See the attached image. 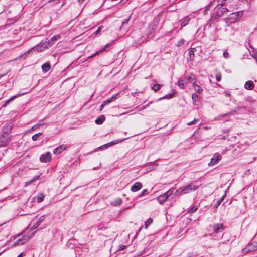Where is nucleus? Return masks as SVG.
<instances>
[{
    "instance_id": "f257e3e1",
    "label": "nucleus",
    "mask_w": 257,
    "mask_h": 257,
    "mask_svg": "<svg viewBox=\"0 0 257 257\" xmlns=\"http://www.w3.org/2000/svg\"><path fill=\"white\" fill-rule=\"evenodd\" d=\"M229 11L226 7H221L216 6L214 8L213 12L211 13V19L212 20H217L220 17L224 16Z\"/></svg>"
},
{
    "instance_id": "f03ea898",
    "label": "nucleus",
    "mask_w": 257,
    "mask_h": 257,
    "mask_svg": "<svg viewBox=\"0 0 257 257\" xmlns=\"http://www.w3.org/2000/svg\"><path fill=\"white\" fill-rule=\"evenodd\" d=\"M10 141V137L8 134H2L0 136V148L5 147Z\"/></svg>"
},
{
    "instance_id": "7ed1b4c3",
    "label": "nucleus",
    "mask_w": 257,
    "mask_h": 257,
    "mask_svg": "<svg viewBox=\"0 0 257 257\" xmlns=\"http://www.w3.org/2000/svg\"><path fill=\"white\" fill-rule=\"evenodd\" d=\"M129 19L125 20L122 19H118L114 22V26L116 27L115 31L119 30L121 29V27L125 23H127Z\"/></svg>"
},
{
    "instance_id": "20e7f679",
    "label": "nucleus",
    "mask_w": 257,
    "mask_h": 257,
    "mask_svg": "<svg viewBox=\"0 0 257 257\" xmlns=\"http://www.w3.org/2000/svg\"><path fill=\"white\" fill-rule=\"evenodd\" d=\"M198 188V186L193 185L192 184H189L186 186L183 187V190L184 194H187L191 192L194 191Z\"/></svg>"
},
{
    "instance_id": "39448f33",
    "label": "nucleus",
    "mask_w": 257,
    "mask_h": 257,
    "mask_svg": "<svg viewBox=\"0 0 257 257\" xmlns=\"http://www.w3.org/2000/svg\"><path fill=\"white\" fill-rule=\"evenodd\" d=\"M222 158V157L218 153H215L214 154L213 157L212 158L210 162L209 163V166H213L216 163H217Z\"/></svg>"
},
{
    "instance_id": "423d86ee",
    "label": "nucleus",
    "mask_w": 257,
    "mask_h": 257,
    "mask_svg": "<svg viewBox=\"0 0 257 257\" xmlns=\"http://www.w3.org/2000/svg\"><path fill=\"white\" fill-rule=\"evenodd\" d=\"M257 250V242H253L248 244L247 247L244 249L246 252L254 251Z\"/></svg>"
},
{
    "instance_id": "0eeeda50",
    "label": "nucleus",
    "mask_w": 257,
    "mask_h": 257,
    "mask_svg": "<svg viewBox=\"0 0 257 257\" xmlns=\"http://www.w3.org/2000/svg\"><path fill=\"white\" fill-rule=\"evenodd\" d=\"M243 11H238L232 13L230 15V19L233 20V22H235L238 19L240 18L243 15Z\"/></svg>"
},
{
    "instance_id": "6e6552de",
    "label": "nucleus",
    "mask_w": 257,
    "mask_h": 257,
    "mask_svg": "<svg viewBox=\"0 0 257 257\" xmlns=\"http://www.w3.org/2000/svg\"><path fill=\"white\" fill-rule=\"evenodd\" d=\"M240 108H241V107H236L234 109L231 111L229 113L218 116L217 119V120H222L224 117H226L229 115H233L234 113H236L239 110Z\"/></svg>"
},
{
    "instance_id": "1a4fd4ad",
    "label": "nucleus",
    "mask_w": 257,
    "mask_h": 257,
    "mask_svg": "<svg viewBox=\"0 0 257 257\" xmlns=\"http://www.w3.org/2000/svg\"><path fill=\"white\" fill-rule=\"evenodd\" d=\"M51 159V154L50 152H47L46 154H43L40 158V161L42 162L47 163L50 161Z\"/></svg>"
},
{
    "instance_id": "9d476101",
    "label": "nucleus",
    "mask_w": 257,
    "mask_h": 257,
    "mask_svg": "<svg viewBox=\"0 0 257 257\" xmlns=\"http://www.w3.org/2000/svg\"><path fill=\"white\" fill-rule=\"evenodd\" d=\"M213 231L215 233H219L224 229V225L222 223L215 224L213 226Z\"/></svg>"
},
{
    "instance_id": "9b49d317",
    "label": "nucleus",
    "mask_w": 257,
    "mask_h": 257,
    "mask_svg": "<svg viewBox=\"0 0 257 257\" xmlns=\"http://www.w3.org/2000/svg\"><path fill=\"white\" fill-rule=\"evenodd\" d=\"M142 184L140 182H136L132 187L131 191L133 192H137L141 189L142 187Z\"/></svg>"
},
{
    "instance_id": "f8f14e48",
    "label": "nucleus",
    "mask_w": 257,
    "mask_h": 257,
    "mask_svg": "<svg viewBox=\"0 0 257 257\" xmlns=\"http://www.w3.org/2000/svg\"><path fill=\"white\" fill-rule=\"evenodd\" d=\"M12 127V125L11 124H6L3 128L2 132L4 135L8 134L9 135V133H10L11 129Z\"/></svg>"
},
{
    "instance_id": "ddd939ff",
    "label": "nucleus",
    "mask_w": 257,
    "mask_h": 257,
    "mask_svg": "<svg viewBox=\"0 0 257 257\" xmlns=\"http://www.w3.org/2000/svg\"><path fill=\"white\" fill-rule=\"evenodd\" d=\"M66 148V145L63 144L60 146H59L58 147L55 148L54 151L53 153L55 154H58L61 153L63 150H65Z\"/></svg>"
},
{
    "instance_id": "4468645a",
    "label": "nucleus",
    "mask_w": 257,
    "mask_h": 257,
    "mask_svg": "<svg viewBox=\"0 0 257 257\" xmlns=\"http://www.w3.org/2000/svg\"><path fill=\"white\" fill-rule=\"evenodd\" d=\"M185 78L187 80V82H190L194 85L195 83H196V78L195 76L193 74L190 75V76H186Z\"/></svg>"
},
{
    "instance_id": "2eb2a0df",
    "label": "nucleus",
    "mask_w": 257,
    "mask_h": 257,
    "mask_svg": "<svg viewBox=\"0 0 257 257\" xmlns=\"http://www.w3.org/2000/svg\"><path fill=\"white\" fill-rule=\"evenodd\" d=\"M244 87L247 90H252L254 88L253 82L251 81H246L245 83Z\"/></svg>"
},
{
    "instance_id": "dca6fc26",
    "label": "nucleus",
    "mask_w": 257,
    "mask_h": 257,
    "mask_svg": "<svg viewBox=\"0 0 257 257\" xmlns=\"http://www.w3.org/2000/svg\"><path fill=\"white\" fill-rule=\"evenodd\" d=\"M51 68V65L50 62H47L42 65V69L43 72H48Z\"/></svg>"
},
{
    "instance_id": "f3484780",
    "label": "nucleus",
    "mask_w": 257,
    "mask_h": 257,
    "mask_svg": "<svg viewBox=\"0 0 257 257\" xmlns=\"http://www.w3.org/2000/svg\"><path fill=\"white\" fill-rule=\"evenodd\" d=\"M196 51V49L195 48H191L190 49L189 53V57L190 60L193 61L195 57V54L194 53Z\"/></svg>"
},
{
    "instance_id": "a211bd4d",
    "label": "nucleus",
    "mask_w": 257,
    "mask_h": 257,
    "mask_svg": "<svg viewBox=\"0 0 257 257\" xmlns=\"http://www.w3.org/2000/svg\"><path fill=\"white\" fill-rule=\"evenodd\" d=\"M226 196V194H225L224 195H223L217 201V202L215 203V204H214V206H213V208H216L217 209L218 206L220 205L221 203L224 200L225 197Z\"/></svg>"
},
{
    "instance_id": "6ab92c4d",
    "label": "nucleus",
    "mask_w": 257,
    "mask_h": 257,
    "mask_svg": "<svg viewBox=\"0 0 257 257\" xmlns=\"http://www.w3.org/2000/svg\"><path fill=\"white\" fill-rule=\"evenodd\" d=\"M105 120V116L103 115L100 116L95 120V123L97 124H101Z\"/></svg>"
},
{
    "instance_id": "aec40b11",
    "label": "nucleus",
    "mask_w": 257,
    "mask_h": 257,
    "mask_svg": "<svg viewBox=\"0 0 257 257\" xmlns=\"http://www.w3.org/2000/svg\"><path fill=\"white\" fill-rule=\"evenodd\" d=\"M112 146V142H109L108 143L104 144V145L99 147V148H97L95 151H96L98 150H103V149L107 148L108 147H111Z\"/></svg>"
},
{
    "instance_id": "412c9836",
    "label": "nucleus",
    "mask_w": 257,
    "mask_h": 257,
    "mask_svg": "<svg viewBox=\"0 0 257 257\" xmlns=\"http://www.w3.org/2000/svg\"><path fill=\"white\" fill-rule=\"evenodd\" d=\"M157 200L159 203L163 204L167 200V198L163 194L159 196L157 198Z\"/></svg>"
},
{
    "instance_id": "4be33fe9",
    "label": "nucleus",
    "mask_w": 257,
    "mask_h": 257,
    "mask_svg": "<svg viewBox=\"0 0 257 257\" xmlns=\"http://www.w3.org/2000/svg\"><path fill=\"white\" fill-rule=\"evenodd\" d=\"M44 198V196L43 194H39L34 199L38 203H40L43 200Z\"/></svg>"
},
{
    "instance_id": "5701e85b",
    "label": "nucleus",
    "mask_w": 257,
    "mask_h": 257,
    "mask_svg": "<svg viewBox=\"0 0 257 257\" xmlns=\"http://www.w3.org/2000/svg\"><path fill=\"white\" fill-rule=\"evenodd\" d=\"M112 97H111L110 98H109L108 99L104 101L100 106V110H102L105 105L111 103L112 102Z\"/></svg>"
},
{
    "instance_id": "b1692460",
    "label": "nucleus",
    "mask_w": 257,
    "mask_h": 257,
    "mask_svg": "<svg viewBox=\"0 0 257 257\" xmlns=\"http://www.w3.org/2000/svg\"><path fill=\"white\" fill-rule=\"evenodd\" d=\"M21 94H18L17 95L11 97L9 99L5 101V103L3 104V107H5L9 103V102L12 100H13L15 98H16L17 96H20Z\"/></svg>"
},
{
    "instance_id": "393cba45",
    "label": "nucleus",
    "mask_w": 257,
    "mask_h": 257,
    "mask_svg": "<svg viewBox=\"0 0 257 257\" xmlns=\"http://www.w3.org/2000/svg\"><path fill=\"white\" fill-rule=\"evenodd\" d=\"M193 86H194L195 91L197 93L200 94L203 91V89L199 85L196 84V83H195L193 85Z\"/></svg>"
},
{
    "instance_id": "a878e982",
    "label": "nucleus",
    "mask_w": 257,
    "mask_h": 257,
    "mask_svg": "<svg viewBox=\"0 0 257 257\" xmlns=\"http://www.w3.org/2000/svg\"><path fill=\"white\" fill-rule=\"evenodd\" d=\"M190 19L188 17H185L183 20H182L181 22V26L184 27L185 26L188 22L190 21Z\"/></svg>"
},
{
    "instance_id": "bb28decb",
    "label": "nucleus",
    "mask_w": 257,
    "mask_h": 257,
    "mask_svg": "<svg viewBox=\"0 0 257 257\" xmlns=\"http://www.w3.org/2000/svg\"><path fill=\"white\" fill-rule=\"evenodd\" d=\"M106 50V47L101 49V50L97 51L96 53H95L94 54H92L91 56H89L88 57V58H93L94 57V56H96V55H99L100 53L105 51Z\"/></svg>"
},
{
    "instance_id": "cd10ccee",
    "label": "nucleus",
    "mask_w": 257,
    "mask_h": 257,
    "mask_svg": "<svg viewBox=\"0 0 257 257\" xmlns=\"http://www.w3.org/2000/svg\"><path fill=\"white\" fill-rule=\"evenodd\" d=\"M192 99L194 104L195 105L196 103L199 101V97L196 94L194 93L192 95Z\"/></svg>"
},
{
    "instance_id": "c85d7f7f",
    "label": "nucleus",
    "mask_w": 257,
    "mask_h": 257,
    "mask_svg": "<svg viewBox=\"0 0 257 257\" xmlns=\"http://www.w3.org/2000/svg\"><path fill=\"white\" fill-rule=\"evenodd\" d=\"M186 83H187V82H186L184 80H182V79H179L178 81V85L181 88H184V86L185 85V84Z\"/></svg>"
},
{
    "instance_id": "c756f323",
    "label": "nucleus",
    "mask_w": 257,
    "mask_h": 257,
    "mask_svg": "<svg viewBox=\"0 0 257 257\" xmlns=\"http://www.w3.org/2000/svg\"><path fill=\"white\" fill-rule=\"evenodd\" d=\"M174 190V188H171L169 189L166 193H164L163 195H164L165 196V198H167V199L172 194Z\"/></svg>"
},
{
    "instance_id": "7c9ffc66",
    "label": "nucleus",
    "mask_w": 257,
    "mask_h": 257,
    "mask_svg": "<svg viewBox=\"0 0 257 257\" xmlns=\"http://www.w3.org/2000/svg\"><path fill=\"white\" fill-rule=\"evenodd\" d=\"M183 194H184V191L183 190V187H180L178 189H177L175 193V196H180V195H183Z\"/></svg>"
},
{
    "instance_id": "2f4dec72",
    "label": "nucleus",
    "mask_w": 257,
    "mask_h": 257,
    "mask_svg": "<svg viewBox=\"0 0 257 257\" xmlns=\"http://www.w3.org/2000/svg\"><path fill=\"white\" fill-rule=\"evenodd\" d=\"M153 222V219L151 218H149L147 220V221L145 223V229H147L148 226L151 225Z\"/></svg>"
},
{
    "instance_id": "473e14b6",
    "label": "nucleus",
    "mask_w": 257,
    "mask_h": 257,
    "mask_svg": "<svg viewBox=\"0 0 257 257\" xmlns=\"http://www.w3.org/2000/svg\"><path fill=\"white\" fill-rule=\"evenodd\" d=\"M44 219V216H41L39 218V220L37 221V222L36 223V224H35L33 227L34 228H37L40 224V223L43 221Z\"/></svg>"
},
{
    "instance_id": "72a5a7b5",
    "label": "nucleus",
    "mask_w": 257,
    "mask_h": 257,
    "mask_svg": "<svg viewBox=\"0 0 257 257\" xmlns=\"http://www.w3.org/2000/svg\"><path fill=\"white\" fill-rule=\"evenodd\" d=\"M227 0H217V6L224 7L223 6L225 4Z\"/></svg>"
},
{
    "instance_id": "f704fd0d",
    "label": "nucleus",
    "mask_w": 257,
    "mask_h": 257,
    "mask_svg": "<svg viewBox=\"0 0 257 257\" xmlns=\"http://www.w3.org/2000/svg\"><path fill=\"white\" fill-rule=\"evenodd\" d=\"M213 1L210 2L209 4L205 7L204 9V13L206 14L208 11L210 9L211 5L213 4Z\"/></svg>"
},
{
    "instance_id": "c9c22d12",
    "label": "nucleus",
    "mask_w": 257,
    "mask_h": 257,
    "mask_svg": "<svg viewBox=\"0 0 257 257\" xmlns=\"http://www.w3.org/2000/svg\"><path fill=\"white\" fill-rule=\"evenodd\" d=\"M122 203V200L120 198H117L114 202H113V205L117 206L119 205Z\"/></svg>"
},
{
    "instance_id": "e433bc0d",
    "label": "nucleus",
    "mask_w": 257,
    "mask_h": 257,
    "mask_svg": "<svg viewBox=\"0 0 257 257\" xmlns=\"http://www.w3.org/2000/svg\"><path fill=\"white\" fill-rule=\"evenodd\" d=\"M161 88V85L160 84H154L152 86V89L155 91H157L159 90Z\"/></svg>"
},
{
    "instance_id": "4c0bfd02",
    "label": "nucleus",
    "mask_w": 257,
    "mask_h": 257,
    "mask_svg": "<svg viewBox=\"0 0 257 257\" xmlns=\"http://www.w3.org/2000/svg\"><path fill=\"white\" fill-rule=\"evenodd\" d=\"M42 134V133H37L36 134H35L32 137V139L33 141H36L38 138V137L40 135H41Z\"/></svg>"
},
{
    "instance_id": "58836bf2",
    "label": "nucleus",
    "mask_w": 257,
    "mask_h": 257,
    "mask_svg": "<svg viewBox=\"0 0 257 257\" xmlns=\"http://www.w3.org/2000/svg\"><path fill=\"white\" fill-rule=\"evenodd\" d=\"M215 78L217 81H220L221 79V74L220 73H217L215 74Z\"/></svg>"
},
{
    "instance_id": "ea45409f",
    "label": "nucleus",
    "mask_w": 257,
    "mask_h": 257,
    "mask_svg": "<svg viewBox=\"0 0 257 257\" xmlns=\"http://www.w3.org/2000/svg\"><path fill=\"white\" fill-rule=\"evenodd\" d=\"M198 209V207H196V206H193V207H192L189 210V213H193L195 212L196 211V210H197Z\"/></svg>"
},
{
    "instance_id": "a19ab883",
    "label": "nucleus",
    "mask_w": 257,
    "mask_h": 257,
    "mask_svg": "<svg viewBox=\"0 0 257 257\" xmlns=\"http://www.w3.org/2000/svg\"><path fill=\"white\" fill-rule=\"evenodd\" d=\"M148 193V190L147 189H144L141 193L140 194L139 197H142L145 195L147 194Z\"/></svg>"
},
{
    "instance_id": "79ce46f5",
    "label": "nucleus",
    "mask_w": 257,
    "mask_h": 257,
    "mask_svg": "<svg viewBox=\"0 0 257 257\" xmlns=\"http://www.w3.org/2000/svg\"><path fill=\"white\" fill-rule=\"evenodd\" d=\"M224 93L225 96L228 97H231V93H230V92L229 91L225 90L224 92Z\"/></svg>"
},
{
    "instance_id": "37998d69",
    "label": "nucleus",
    "mask_w": 257,
    "mask_h": 257,
    "mask_svg": "<svg viewBox=\"0 0 257 257\" xmlns=\"http://www.w3.org/2000/svg\"><path fill=\"white\" fill-rule=\"evenodd\" d=\"M184 43V39H181L179 40L177 44V46L178 47H180L182 45H183Z\"/></svg>"
},
{
    "instance_id": "c03bdc74",
    "label": "nucleus",
    "mask_w": 257,
    "mask_h": 257,
    "mask_svg": "<svg viewBox=\"0 0 257 257\" xmlns=\"http://www.w3.org/2000/svg\"><path fill=\"white\" fill-rule=\"evenodd\" d=\"M45 124V122L44 120L42 119L39 121L38 123H37V125H38L39 127L40 126H42L43 125H44Z\"/></svg>"
},
{
    "instance_id": "a18cd8bd",
    "label": "nucleus",
    "mask_w": 257,
    "mask_h": 257,
    "mask_svg": "<svg viewBox=\"0 0 257 257\" xmlns=\"http://www.w3.org/2000/svg\"><path fill=\"white\" fill-rule=\"evenodd\" d=\"M199 121V119H194L193 120V121L190 122H188L187 123V125H193V124H195L197 122H198Z\"/></svg>"
},
{
    "instance_id": "49530a36",
    "label": "nucleus",
    "mask_w": 257,
    "mask_h": 257,
    "mask_svg": "<svg viewBox=\"0 0 257 257\" xmlns=\"http://www.w3.org/2000/svg\"><path fill=\"white\" fill-rule=\"evenodd\" d=\"M60 38V35L58 34V35H57L54 36V37H53L51 38V40H52V41H54L57 40L58 39H59Z\"/></svg>"
},
{
    "instance_id": "de8ad7c7",
    "label": "nucleus",
    "mask_w": 257,
    "mask_h": 257,
    "mask_svg": "<svg viewBox=\"0 0 257 257\" xmlns=\"http://www.w3.org/2000/svg\"><path fill=\"white\" fill-rule=\"evenodd\" d=\"M39 177H40V175L34 177L33 178V179L30 181V182L32 183V182H35V181H36L37 180H38L39 179Z\"/></svg>"
},
{
    "instance_id": "09e8293b",
    "label": "nucleus",
    "mask_w": 257,
    "mask_h": 257,
    "mask_svg": "<svg viewBox=\"0 0 257 257\" xmlns=\"http://www.w3.org/2000/svg\"><path fill=\"white\" fill-rule=\"evenodd\" d=\"M229 53L227 52V51H224L223 52V56L225 58H228L229 57Z\"/></svg>"
},
{
    "instance_id": "8fccbe9b",
    "label": "nucleus",
    "mask_w": 257,
    "mask_h": 257,
    "mask_svg": "<svg viewBox=\"0 0 257 257\" xmlns=\"http://www.w3.org/2000/svg\"><path fill=\"white\" fill-rule=\"evenodd\" d=\"M125 247H126L125 245H120L119 247L118 250H123L125 249Z\"/></svg>"
},
{
    "instance_id": "3c124183",
    "label": "nucleus",
    "mask_w": 257,
    "mask_h": 257,
    "mask_svg": "<svg viewBox=\"0 0 257 257\" xmlns=\"http://www.w3.org/2000/svg\"><path fill=\"white\" fill-rule=\"evenodd\" d=\"M38 128H39V126L38 125H37V124H36V125H34L32 128H31V130H36Z\"/></svg>"
},
{
    "instance_id": "603ef678",
    "label": "nucleus",
    "mask_w": 257,
    "mask_h": 257,
    "mask_svg": "<svg viewBox=\"0 0 257 257\" xmlns=\"http://www.w3.org/2000/svg\"><path fill=\"white\" fill-rule=\"evenodd\" d=\"M101 27H99L98 29L94 32V34L95 35H97L99 33V31H100V29H101Z\"/></svg>"
},
{
    "instance_id": "864d4df0",
    "label": "nucleus",
    "mask_w": 257,
    "mask_h": 257,
    "mask_svg": "<svg viewBox=\"0 0 257 257\" xmlns=\"http://www.w3.org/2000/svg\"><path fill=\"white\" fill-rule=\"evenodd\" d=\"M30 52V51H28L26 53L22 54L21 56H20V57H23L24 56H25L27 54H29Z\"/></svg>"
},
{
    "instance_id": "5fc2aeb1",
    "label": "nucleus",
    "mask_w": 257,
    "mask_h": 257,
    "mask_svg": "<svg viewBox=\"0 0 257 257\" xmlns=\"http://www.w3.org/2000/svg\"><path fill=\"white\" fill-rule=\"evenodd\" d=\"M172 97V94H170L169 95V96H168V95H166L164 98H170Z\"/></svg>"
},
{
    "instance_id": "6e6d98bb",
    "label": "nucleus",
    "mask_w": 257,
    "mask_h": 257,
    "mask_svg": "<svg viewBox=\"0 0 257 257\" xmlns=\"http://www.w3.org/2000/svg\"><path fill=\"white\" fill-rule=\"evenodd\" d=\"M24 255V252H22L17 257H23Z\"/></svg>"
},
{
    "instance_id": "4d7b16f0",
    "label": "nucleus",
    "mask_w": 257,
    "mask_h": 257,
    "mask_svg": "<svg viewBox=\"0 0 257 257\" xmlns=\"http://www.w3.org/2000/svg\"><path fill=\"white\" fill-rule=\"evenodd\" d=\"M119 143V141L118 140H113V144L114 145V144H117Z\"/></svg>"
},
{
    "instance_id": "13d9d810",
    "label": "nucleus",
    "mask_w": 257,
    "mask_h": 257,
    "mask_svg": "<svg viewBox=\"0 0 257 257\" xmlns=\"http://www.w3.org/2000/svg\"><path fill=\"white\" fill-rule=\"evenodd\" d=\"M78 1L80 3H82L85 1V0H78Z\"/></svg>"
},
{
    "instance_id": "bf43d9fd",
    "label": "nucleus",
    "mask_w": 257,
    "mask_h": 257,
    "mask_svg": "<svg viewBox=\"0 0 257 257\" xmlns=\"http://www.w3.org/2000/svg\"><path fill=\"white\" fill-rule=\"evenodd\" d=\"M123 33H124V32H123L122 33H120V34H119L120 35L119 37H121V36H122L123 35Z\"/></svg>"
},
{
    "instance_id": "052dcab7",
    "label": "nucleus",
    "mask_w": 257,
    "mask_h": 257,
    "mask_svg": "<svg viewBox=\"0 0 257 257\" xmlns=\"http://www.w3.org/2000/svg\"><path fill=\"white\" fill-rule=\"evenodd\" d=\"M134 257H141V255H138L135 256Z\"/></svg>"
},
{
    "instance_id": "680f3d73",
    "label": "nucleus",
    "mask_w": 257,
    "mask_h": 257,
    "mask_svg": "<svg viewBox=\"0 0 257 257\" xmlns=\"http://www.w3.org/2000/svg\"><path fill=\"white\" fill-rule=\"evenodd\" d=\"M124 139H122V140H120V141H121L124 140Z\"/></svg>"
},
{
    "instance_id": "e2e57ef3",
    "label": "nucleus",
    "mask_w": 257,
    "mask_h": 257,
    "mask_svg": "<svg viewBox=\"0 0 257 257\" xmlns=\"http://www.w3.org/2000/svg\"><path fill=\"white\" fill-rule=\"evenodd\" d=\"M2 254V253H0V255Z\"/></svg>"
}]
</instances>
